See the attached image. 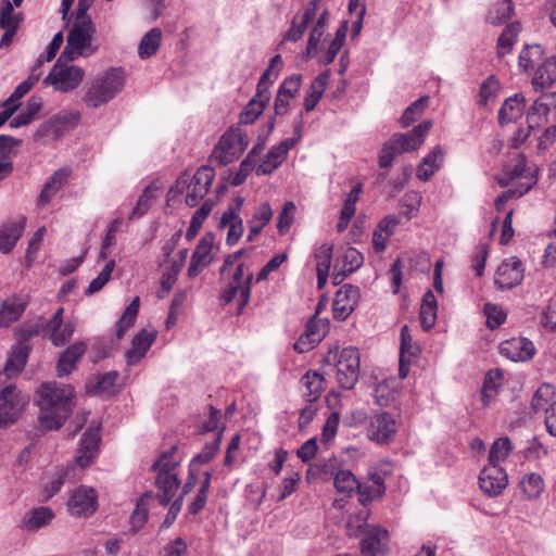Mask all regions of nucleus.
<instances>
[{"label":"nucleus","instance_id":"obj_1","mask_svg":"<svg viewBox=\"0 0 556 556\" xmlns=\"http://www.w3.org/2000/svg\"><path fill=\"white\" fill-rule=\"evenodd\" d=\"M75 390L71 384L56 381L45 382L36 392L39 407L38 421L45 430L60 429L74 406Z\"/></svg>","mask_w":556,"mask_h":556},{"label":"nucleus","instance_id":"obj_2","mask_svg":"<svg viewBox=\"0 0 556 556\" xmlns=\"http://www.w3.org/2000/svg\"><path fill=\"white\" fill-rule=\"evenodd\" d=\"M431 121H424L407 132H395L382 146L378 164L380 168H390L399 155L417 151L425 142Z\"/></svg>","mask_w":556,"mask_h":556},{"label":"nucleus","instance_id":"obj_3","mask_svg":"<svg viewBox=\"0 0 556 556\" xmlns=\"http://www.w3.org/2000/svg\"><path fill=\"white\" fill-rule=\"evenodd\" d=\"M125 76L121 67H112L87 84L81 101L97 109L114 99L124 88Z\"/></svg>","mask_w":556,"mask_h":556},{"label":"nucleus","instance_id":"obj_4","mask_svg":"<svg viewBox=\"0 0 556 556\" xmlns=\"http://www.w3.org/2000/svg\"><path fill=\"white\" fill-rule=\"evenodd\" d=\"M63 313L64 308L59 307L42 327L35 325L21 328L17 333L18 344H24L39 333L55 346H62L70 342L74 333V325L70 321L64 323Z\"/></svg>","mask_w":556,"mask_h":556},{"label":"nucleus","instance_id":"obj_5","mask_svg":"<svg viewBox=\"0 0 556 556\" xmlns=\"http://www.w3.org/2000/svg\"><path fill=\"white\" fill-rule=\"evenodd\" d=\"M324 362L337 368V380L344 390L354 388L359 377V353L356 348L330 349Z\"/></svg>","mask_w":556,"mask_h":556},{"label":"nucleus","instance_id":"obj_6","mask_svg":"<svg viewBox=\"0 0 556 556\" xmlns=\"http://www.w3.org/2000/svg\"><path fill=\"white\" fill-rule=\"evenodd\" d=\"M248 144V134L240 127H231L219 138L212 157L218 165L226 166L238 160Z\"/></svg>","mask_w":556,"mask_h":556},{"label":"nucleus","instance_id":"obj_7","mask_svg":"<svg viewBox=\"0 0 556 556\" xmlns=\"http://www.w3.org/2000/svg\"><path fill=\"white\" fill-rule=\"evenodd\" d=\"M84 68L65 63H54L43 79V85L52 86L58 92L67 93L75 90L84 80Z\"/></svg>","mask_w":556,"mask_h":556},{"label":"nucleus","instance_id":"obj_8","mask_svg":"<svg viewBox=\"0 0 556 556\" xmlns=\"http://www.w3.org/2000/svg\"><path fill=\"white\" fill-rule=\"evenodd\" d=\"M24 399L14 384H9L0 392V428L13 425L24 406Z\"/></svg>","mask_w":556,"mask_h":556},{"label":"nucleus","instance_id":"obj_9","mask_svg":"<svg viewBox=\"0 0 556 556\" xmlns=\"http://www.w3.org/2000/svg\"><path fill=\"white\" fill-rule=\"evenodd\" d=\"M96 31V25L91 18H85L84 21L75 20V23L67 35L66 41L70 42L71 47L78 48L90 56L99 49L97 45L92 43Z\"/></svg>","mask_w":556,"mask_h":556},{"label":"nucleus","instance_id":"obj_10","mask_svg":"<svg viewBox=\"0 0 556 556\" xmlns=\"http://www.w3.org/2000/svg\"><path fill=\"white\" fill-rule=\"evenodd\" d=\"M364 556H382L389 549V532L379 526H366L359 542Z\"/></svg>","mask_w":556,"mask_h":556},{"label":"nucleus","instance_id":"obj_11","mask_svg":"<svg viewBox=\"0 0 556 556\" xmlns=\"http://www.w3.org/2000/svg\"><path fill=\"white\" fill-rule=\"evenodd\" d=\"M215 178V170L208 165H203L195 174L190 176L189 192L186 194V204L194 207L208 193L212 182Z\"/></svg>","mask_w":556,"mask_h":556},{"label":"nucleus","instance_id":"obj_12","mask_svg":"<svg viewBox=\"0 0 556 556\" xmlns=\"http://www.w3.org/2000/svg\"><path fill=\"white\" fill-rule=\"evenodd\" d=\"M396 434V421L390 413L374 415L367 427L368 438L378 444L392 442Z\"/></svg>","mask_w":556,"mask_h":556},{"label":"nucleus","instance_id":"obj_13","mask_svg":"<svg viewBox=\"0 0 556 556\" xmlns=\"http://www.w3.org/2000/svg\"><path fill=\"white\" fill-rule=\"evenodd\" d=\"M507 484V473L498 464L489 463L480 471V489L484 494L491 497L500 495Z\"/></svg>","mask_w":556,"mask_h":556},{"label":"nucleus","instance_id":"obj_14","mask_svg":"<svg viewBox=\"0 0 556 556\" xmlns=\"http://www.w3.org/2000/svg\"><path fill=\"white\" fill-rule=\"evenodd\" d=\"M523 280L522 263L517 257L505 260L497 268L494 279L501 290H510Z\"/></svg>","mask_w":556,"mask_h":556},{"label":"nucleus","instance_id":"obj_15","mask_svg":"<svg viewBox=\"0 0 556 556\" xmlns=\"http://www.w3.org/2000/svg\"><path fill=\"white\" fill-rule=\"evenodd\" d=\"M359 289L352 285H343L336 293L332 304L333 318L345 320L355 309L359 299Z\"/></svg>","mask_w":556,"mask_h":556},{"label":"nucleus","instance_id":"obj_16","mask_svg":"<svg viewBox=\"0 0 556 556\" xmlns=\"http://www.w3.org/2000/svg\"><path fill=\"white\" fill-rule=\"evenodd\" d=\"M67 507L73 516L92 515L97 509V493L92 488L79 486L71 495Z\"/></svg>","mask_w":556,"mask_h":556},{"label":"nucleus","instance_id":"obj_17","mask_svg":"<svg viewBox=\"0 0 556 556\" xmlns=\"http://www.w3.org/2000/svg\"><path fill=\"white\" fill-rule=\"evenodd\" d=\"M500 353L514 362H527L534 356L535 346L528 338H511L501 343Z\"/></svg>","mask_w":556,"mask_h":556},{"label":"nucleus","instance_id":"obj_18","mask_svg":"<svg viewBox=\"0 0 556 556\" xmlns=\"http://www.w3.org/2000/svg\"><path fill=\"white\" fill-rule=\"evenodd\" d=\"M294 141L285 139L279 144L271 147L261 164L256 167V175H270L286 160L289 151L294 147Z\"/></svg>","mask_w":556,"mask_h":556},{"label":"nucleus","instance_id":"obj_19","mask_svg":"<svg viewBox=\"0 0 556 556\" xmlns=\"http://www.w3.org/2000/svg\"><path fill=\"white\" fill-rule=\"evenodd\" d=\"M101 442L99 427H89L83 434L80 440L77 456L75 458L80 468L89 466L96 457V454Z\"/></svg>","mask_w":556,"mask_h":556},{"label":"nucleus","instance_id":"obj_20","mask_svg":"<svg viewBox=\"0 0 556 556\" xmlns=\"http://www.w3.org/2000/svg\"><path fill=\"white\" fill-rule=\"evenodd\" d=\"M156 331L140 330L132 339L131 349L125 353L126 363L134 366L147 354L156 339Z\"/></svg>","mask_w":556,"mask_h":556},{"label":"nucleus","instance_id":"obj_21","mask_svg":"<svg viewBox=\"0 0 556 556\" xmlns=\"http://www.w3.org/2000/svg\"><path fill=\"white\" fill-rule=\"evenodd\" d=\"M253 279L254 276L253 274L250 273L247 275V278L242 286H236V283L228 282L227 287L222 290L219 295V301L222 305H227L231 303L239 292L240 302L238 304V314H242L244 307L248 305L250 301Z\"/></svg>","mask_w":556,"mask_h":556},{"label":"nucleus","instance_id":"obj_22","mask_svg":"<svg viewBox=\"0 0 556 556\" xmlns=\"http://www.w3.org/2000/svg\"><path fill=\"white\" fill-rule=\"evenodd\" d=\"M532 86L535 91H543L556 83V55L546 58L534 71Z\"/></svg>","mask_w":556,"mask_h":556},{"label":"nucleus","instance_id":"obj_23","mask_svg":"<svg viewBox=\"0 0 556 556\" xmlns=\"http://www.w3.org/2000/svg\"><path fill=\"white\" fill-rule=\"evenodd\" d=\"M28 304L27 296L14 294L1 304L0 308V327H8L10 324L16 321Z\"/></svg>","mask_w":556,"mask_h":556},{"label":"nucleus","instance_id":"obj_24","mask_svg":"<svg viewBox=\"0 0 556 556\" xmlns=\"http://www.w3.org/2000/svg\"><path fill=\"white\" fill-rule=\"evenodd\" d=\"M86 351L87 344L81 341L75 342L63 351L56 366L59 377L70 375L75 369L79 359L85 355Z\"/></svg>","mask_w":556,"mask_h":556},{"label":"nucleus","instance_id":"obj_25","mask_svg":"<svg viewBox=\"0 0 556 556\" xmlns=\"http://www.w3.org/2000/svg\"><path fill=\"white\" fill-rule=\"evenodd\" d=\"M26 218L21 216L17 220L8 222L0 228V252L10 253L21 238Z\"/></svg>","mask_w":556,"mask_h":556},{"label":"nucleus","instance_id":"obj_26","mask_svg":"<svg viewBox=\"0 0 556 556\" xmlns=\"http://www.w3.org/2000/svg\"><path fill=\"white\" fill-rule=\"evenodd\" d=\"M320 471L334 476V488L340 493H351L359 486V481L353 475L351 470L340 469L334 472V463L324 464L320 467Z\"/></svg>","mask_w":556,"mask_h":556},{"label":"nucleus","instance_id":"obj_27","mask_svg":"<svg viewBox=\"0 0 556 556\" xmlns=\"http://www.w3.org/2000/svg\"><path fill=\"white\" fill-rule=\"evenodd\" d=\"M553 106H556V99L553 93H545L538 98L527 112L529 129L540 126L542 118L549 114Z\"/></svg>","mask_w":556,"mask_h":556},{"label":"nucleus","instance_id":"obj_28","mask_svg":"<svg viewBox=\"0 0 556 556\" xmlns=\"http://www.w3.org/2000/svg\"><path fill=\"white\" fill-rule=\"evenodd\" d=\"M155 486L157 489L156 497L163 507L169 505L174 498L177 490L180 486V480L177 475L157 473L155 479Z\"/></svg>","mask_w":556,"mask_h":556},{"label":"nucleus","instance_id":"obj_29","mask_svg":"<svg viewBox=\"0 0 556 556\" xmlns=\"http://www.w3.org/2000/svg\"><path fill=\"white\" fill-rule=\"evenodd\" d=\"M444 160V152L440 146H435L420 162L416 176L421 181H428L440 169Z\"/></svg>","mask_w":556,"mask_h":556},{"label":"nucleus","instance_id":"obj_30","mask_svg":"<svg viewBox=\"0 0 556 556\" xmlns=\"http://www.w3.org/2000/svg\"><path fill=\"white\" fill-rule=\"evenodd\" d=\"M525 97L516 93L505 100L498 111V123L501 126L518 119L525 111Z\"/></svg>","mask_w":556,"mask_h":556},{"label":"nucleus","instance_id":"obj_31","mask_svg":"<svg viewBox=\"0 0 556 556\" xmlns=\"http://www.w3.org/2000/svg\"><path fill=\"white\" fill-rule=\"evenodd\" d=\"M54 516L53 510L48 506L35 507L24 516L22 527L27 531H37L50 525Z\"/></svg>","mask_w":556,"mask_h":556},{"label":"nucleus","instance_id":"obj_32","mask_svg":"<svg viewBox=\"0 0 556 556\" xmlns=\"http://www.w3.org/2000/svg\"><path fill=\"white\" fill-rule=\"evenodd\" d=\"M71 170L68 168H60L53 173L50 179L45 184L38 198V205L45 206L53 195L67 182Z\"/></svg>","mask_w":556,"mask_h":556},{"label":"nucleus","instance_id":"obj_33","mask_svg":"<svg viewBox=\"0 0 556 556\" xmlns=\"http://www.w3.org/2000/svg\"><path fill=\"white\" fill-rule=\"evenodd\" d=\"M545 59L541 45H527L519 54L518 64L523 72L529 73L533 72Z\"/></svg>","mask_w":556,"mask_h":556},{"label":"nucleus","instance_id":"obj_34","mask_svg":"<svg viewBox=\"0 0 556 556\" xmlns=\"http://www.w3.org/2000/svg\"><path fill=\"white\" fill-rule=\"evenodd\" d=\"M329 79L330 71L326 70L312 81L307 94L304 99V109L306 112L314 110L318 104L329 83Z\"/></svg>","mask_w":556,"mask_h":556},{"label":"nucleus","instance_id":"obj_35","mask_svg":"<svg viewBox=\"0 0 556 556\" xmlns=\"http://www.w3.org/2000/svg\"><path fill=\"white\" fill-rule=\"evenodd\" d=\"M270 98L268 94L260 91L249 101L240 114V123L248 125L254 123L263 113Z\"/></svg>","mask_w":556,"mask_h":556},{"label":"nucleus","instance_id":"obj_36","mask_svg":"<svg viewBox=\"0 0 556 556\" xmlns=\"http://www.w3.org/2000/svg\"><path fill=\"white\" fill-rule=\"evenodd\" d=\"M303 396L307 403H315L325 388V378L317 371L309 370L302 377Z\"/></svg>","mask_w":556,"mask_h":556},{"label":"nucleus","instance_id":"obj_37","mask_svg":"<svg viewBox=\"0 0 556 556\" xmlns=\"http://www.w3.org/2000/svg\"><path fill=\"white\" fill-rule=\"evenodd\" d=\"M273 217V210L268 202L262 203L252 219L249 222V235L247 237L248 242H252L254 238L261 233L263 228L270 222Z\"/></svg>","mask_w":556,"mask_h":556},{"label":"nucleus","instance_id":"obj_38","mask_svg":"<svg viewBox=\"0 0 556 556\" xmlns=\"http://www.w3.org/2000/svg\"><path fill=\"white\" fill-rule=\"evenodd\" d=\"M515 12L513 0H497L493 3L485 16V21L498 26L507 22Z\"/></svg>","mask_w":556,"mask_h":556},{"label":"nucleus","instance_id":"obj_39","mask_svg":"<svg viewBox=\"0 0 556 556\" xmlns=\"http://www.w3.org/2000/svg\"><path fill=\"white\" fill-rule=\"evenodd\" d=\"M555 396V387L549 383H543L532 397L531 408L534 413L544 412L546 414L551 409L553 402H556Z\"/></svg>","mask_w":556,"mask_h":556},{"label":"nucleus","instance_id":"obj_40","mask_svg":"<svg viewBox=\"0 0 556 556\" xmlns=\"http://www.w3.org/2000/svg\"><path fill=\"white\" fill-rule=\"evenodd\" d=\"M29 348L25 344H17L13 348L9 356L4 371L8 376L21 372L28 359Z\"/></svg>","mask_w":556,"mask_h":556},{"label":"nucleus","instance_id":"obj_41","mask_svg":"<svg viewBox=\"0 0 556 556\" xmlns=\"http://www.w3.org/2000/svg\"><path fill=\"white\" fill-rule=\"evenodd\" d=\"M140 307V299L136 296L130 304L126 307L123 315L116 321V338L122 339L126 331L134 326Z\"/></svg>","mask_w":556,"mask_h":556},{"label":"nucleus","instance_id":"obj_42","mask_svg":"<svg viewBox=\"0 0 556 556\" xmlns=\"http://www.w3.org/2000/svg\"><path fill=\"white\" fill-rule=\"evenodd\" d=\"M162 31L155 27L150 29L140 40L138 46V54L141 59H148L153 55L160 48Z\"/></svg>","mask_w":556,"mask_h":556},{"label":"nucleus","instance_id":"obj_43","mask_svg":"<svg viewBox=\"0 0 556 556\" xmlns=\"http://www.w3.org/2000/svg\"><path fill=\"white\" fill-rule=\"evenodd\" d=\"M520 29L521 26L518 22H513L503 29L497 39V54L500 58L511 51Z\"/></svg>","mask_w":556,"mask_h":556},{"label":"nucleus","instance_id":"obj_44","mask_svg":"<svg viewBox=\"0 0 556 556\" xmlns=\"http://www.w3.org/2000/svg\"><path fill=\"white\" fill-rule=\"evenodd\" d=\"M519 485L528 500H536L544 491L543 478L536 472L525 475Z\"/></svg>","mask_w":556,"mask_h":556},{"label":"nucleus","instance_id":"obj_45","mask_svg":"<svg viewBox=\"0 0 556 556\" xmlns=\"http://www.w3.org/2000/svg\"><path fill=\"white\" fill-rule=\"evenodd\" d=\"M429 102V97H420L416 101H414L409 106H407L401 116L399 123L401 127L406 128L409 127L413 123H415L424 113Z\"/></svg>","mask_w":556,"mask_h":556},{"label":"nucleus","instance_id":"obj_46","mask_svg":"<svg viewBox=\"0 0 556 556\" xmlns=\"http://www.w3.org/2000/svg\"><path fill=\"white\" fill-rule=\"evenodd\" d=\"M153 495L154 494L152 491L147 492L137 502L136 508L134 509V511L130 516V519H129V522L131 526L130 530L134 533L137 532L138 530H140L144 526L147 518H148V508L146 507V501L148 498L153 497Z\"/></svg>","mask_w":556,"mask_h":556},{"label":"nucleus","instance_id":"obj_47","mask_svg":"<svg viewBox=\"0 0 556 556\" xmlns=\"http://www.w3.org/2000/svg\"><path fill=\"white\" fill-rule=\"evenodd\" d=\"M502 371L498 369L490 370L484 379L482 388V402L489 405L492 397L498 392L501 387Z\"/></svg>","mask_w":556,"mask_h":556},{"label":"nucleus","instance_id":"obj_48","mask_svg":"<svg viewBox=\"0 0 556 556\" xmlns=\"http://www.w3.org/2000/svg\"><path fill=\"white\" fill-rule=\"evenodd\" d=\"M115 268V261L110 260L104 268L100 271L97 278H94L90 283L89 287L86 289L85 294L87 296H90L99 291L102 290V288L109 282L111 275Z\"/></svg>","mask_w":556,"mask_h":556},{"label":"nucleus","instance_id":"obj_49","mask_svg":"<svg viewBox=\"0 0 556 556\" xmlns=\"http://www.w3.org/2000/svg\"><path fill=\"white\" fill-rule=\"evenodd\" d=\"M215 236L213 232H206L199 241L195 250L192 253V258L197 260L201 263H204V265L210 264L208 256L211 254V251L213 249Z\"/></svg>","mask_w":556,"mask_h":556},{"label":"nucleus","instance_id":"obj_50","mask_svg":"<svg viewBox=\"0 0 556 556\" xmlns=\"http://www.w3.org/2000/svg\"><path fill=\"white\" fill-rule=\"evenodd\" d=\"M220 441L222 433H217L214 441L205 444L203 450L191 459L189 466L195 469L197 465L211 462L219 448Z\"/></svg>","mask_w":556,"mask_h":556},{"label":"nucleus","instance_id":"obj_51","mask_svg":"<svg viewBox=\"0 0 556 556\" xmlns=\"http://www.w3.org/2000/svg\"><path fill=\"white\" fill-rule=\"evenodd\" d=\"M510 450L511 443L507 437L495 440L489 453V463L500 464L508 456Z\"/></svg>","mask_w":556,"mask_h":556},{"label":"nucleus","instance_id":"obj_52","mask_svg":"<svg viewBox=\"0 0 556 556\" xmlns=\"http://www.w3.org/2000/svg\"><path fill=\"white\" fill-rule=\"evenodd\" d=\"M176 450V446H172L168 451L163 452L159 459L152 465L151 469L157 473L166 472V475H175L174 470L178 466V463L172 460L170 457L174 455Z\"/></svg>","mask_w":556,"mask_h":556},{"label":"nucleus","instance_id":"obj_53","mask_svg":"<svg viewBox=\"0 0 556 556\" xmlns=\"http://www.w3.org/2000/svg\"><path fill=\"white\" fill-rule=\"evenodd\" d=\"M422 197L420 192L410 190L407 191L401 200V204L406 210L402 213L406 219L413 218L415 214L419 211L421 204Z\"/></svg>","mask_w":556,"mask_h":556},{"label":"nucleus","instance_id":"obj_54","mask_svg":"<svg viewBox=\"0 0 556 556\" xmlns=\"http://www.w3.org/2000/svg\"><path fill=\"white\" fill-rule=\"evenodd\" d=\"M154 200L155 195L153 190L150 187H147L139 197L136 206L129 215V219L140 218L146 215Z\"/></svg>","mask_w":556,"mask_h":556},{"label":"nucleus","instance_id":"obj_55","mask_svg":"<svg viewBox=\"0 0 556 556\" xmlns=\"http://www.w3.org/2000/svg\"><path fill=\"white\" fill-rule=\"evenodd\" d=\"M118 377L119 374L116 370L101 375L97 383L92 387V392L96 394H111Z\"/></svg>","mask_w":556,"mask_h":556},{"label":"nucleus","instance_id":"obj_56","mask_svg":"<svg viewBox=\"0 0 556 556\" xmlns=\"http://www.w3.org/2000/svg\"><path fill=\"white\" fill-rule=\"evenodd\" d=\"M484 314L486 316V326L490 329H496L506 320V313L500 306L494 304H485L484 305Z\"/></svg>","mask_w":556,"mask_h":556},{"label":"nucleus","instance_id":"obj_57","mask_svg":"<svg viewBox=\"0 0 556 556\" xmlns=\"http://www.w3.org/2000/svg\"><path fill=\"white\" fill-rule=\"evenodd\" d=\"M295 205L292 201L285 203L278 216L277 229L280 235H285L290 229L294 219Z\"/></svg>","mask_w":556,"mask_h":556},{"label":"nucleus","instance_id":"obj_58","mask_svg":"<svg viewBox=\"0 0 556 556\" xmlns=\"http://www.w3.org/2000/svg\"><path fill=\"white\" fill-rule=\"evenodd\" d=\"M243 202H244L243 198L237 197L235 199V205L233 204L228 205V207L226 208V211L223 213V215L220 217V220L218 224L219 228H225V227L231 225L232 223H235V220H237L238 218H241L239 216V212L241 211Z\"/></svg>","mask_w":556,"mask_h":556},{"label":"nucleus","instance_id":"obj_59","mask_svg":"<svg viewBox=\"0 0 556 556\" xmlns=\"http://www.w3.org/2000/svg\"><path fill=\"white\" fill-rule=\"evenodd\" d=\"M21 143V139L9 135H0V161H9L10 157L15 155V149Z\"/></svg>","mask_w":556,"mask_h":556},{"label":"nucleus","instance_id":"obj_60","mask_svg":"<svg viewBox=\"0 0 556 556\" xmlns=\"http://www.w3.org/2000/svg\"><path fill=\"white\" fill-rule=\"evenodd\" d=\"M190 187V174L188 172L182 173L176 180V182L169 188L167 198L168 201H176L178 197L189 192Z\"/></svg>","mask_w":556,"mask_h":556},{"label":"nucleus","instance_id":"obj_61","mask_svg":"<svg viewBox=\"0 0 556 556\" xmlns=\"http://www.w3.org/2000/svg\"><path fill=\"white\" fill-rule=\"evenodd\" d=\"M63 39H64L63 34L61 31H59L58 34L54 35L51 42L47 47L46 53L41 54L38 58L37 64L34 68V71L36 68L40 67L45 62H50L52 59H54V56L56 55L59 49L61 48V46L63 43Z\"/></svg>","mask_w":556,"mask_h":556},{"label":"nucleus","instance_id":"obj_62","mask_svg":"<svg viewBox=\"0 0 556 556\" xmlns=\"http://www.w3.org/2000/svg\"><path fill=\"white\" fill-rule=\"evenodd\" d=\"M332 244H323L315 252L316 258V269L330 270L331 261H332Z\"/></svg>","mask_w":556,"mask_h":556},{"label":"nucleus","instance_id":"obj_63","mask_svg":"<svg viewBox=\"0 0 556 556\" xmlns=\"http://www.w3.org/2000/svg\"><path fill=\"white\" fill-rule=\"evenodd\" d=\"M497 89H498V81L496 80V78L494 76H490L480 86L478 103L480 105H486L489 99L496 93Z\"/></svg>","mask_w":556,"mask_h":556},{"label":"nucleus","instance_id":"obj_64","mask_svg":"<svg viewBox=\"0 0 556 556\" xmlns=\"http://www.w3.org/2000/svg\"><path fill=\"white\" fill-rule=\"evenodd\" d=\"M312 334H314V333L311 331L303 332L300 336V338L296 340V342L293 344V349L298 353H306V352L313 350L320 342V337L318 336L316 338Z\"/></svg>","mask_w":556,"mask_h":556}]
</instances>
